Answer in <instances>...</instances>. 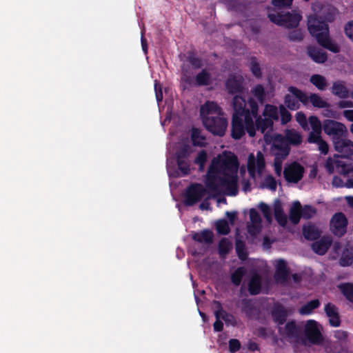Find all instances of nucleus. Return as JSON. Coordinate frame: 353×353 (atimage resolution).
<instances>
[{"mask_svg":"<svg viewBox=\"0 0 353 353\" xmlns=\"http://www.w3.org/2000/svg\"><path fill=\"white\" fill-rule=\"evenodd\" d=\"M303 332L305 339L312 344L318 345L323 340L319 324L315 320H307L303 326Z\"/></svg>","mask_w":353,"mask_h":353,"instance_id":"obj_12","label":"nucleus"},{"mask_svg":"<svg viewBox=\"0 0 353 353\" xmlns=\"http://www.w3.org/2000/svg\"><path fill=\"white\" fill-rule=\"evenodd\" d=\"M219 309L217 311L221 312V318L225 322L226 324H230L232 325H235L236 323V321L234 315L228 313L225 310H223L221 305L219 302H216Z\"/></svg>","mask_w":353,"mask_h":353,"instance_id":"obj_49","label":"nucleus"},{"mask_svg":"<svg viewBox=\"0 0 353 353\" xmlns=\"http://www.w3.org/2000/svg\"><path fill=\"white\" fill-rule=\"evenodd\" d=\"M241 310L248 319L253 318L256 313V308L251 299H242L241 301Z\"/></svg>","mask_w":353,"mask_h":353,"instance_id":"obj_31","label":"nucleus"},{"mask_svg":"<svg viewBox=\"0 0 353 353\" xmlns=\"http://www.w3.org/2000/svg\"><path fill=\"white\" fill-rule=\"evenodd\" d=\"M338 10L334 6L328 7L327 8L323 10V15H322V21H324L325 23H332L333 22L337 14Z\"/></svg>","mask_w":353,"mask_h":353,"instance_id":"obj_42","label":"nucleus"},{"mask_svg":"<svg viewBox=\"0 0 353 353\" xmlns=\"http://www.w3.org/2000/svg\"><path fill=\"white\" fill-rule=\"evenodd\" d=\"M205 128L214 135L223 137L228 126V121L222 114L205 117L202 119Z\"/></svg>","mask_w":353,"mask_h":353,"instance_id":"obj_7","label":"nucleus"},{"mask_svg":"<svg viewBox=\"0 0 353 353\" xmlns=\"http://www.w3.org/2000/svg\"><path fill=\"white\" fill-rule=\"evenodd\" d=\"M352 263L353 252L348 249H345L339 259V264L343 267H347L352 265Z\"/></svg>","mask_w":353,"mask_h":353,"instance_id":"obj_45","label":"nucleus"},{"mask_svg":"<svg viewBox=\"0 0 353 353\" xmlns=\"http://www.w3.org/2000/svg\"><path fill=\"white\" fill-rule=\"evenodd\" d=\"M190 153V148L188 145L184 144L176 152V159H188Z\"/></svg>","mask_w":353,"mask_h":353,"instance_id":"obj_55","label":"nucleus"},{"mask_svg":"<svg viewBox=\"0 0 353 353\" xmlns=\"http://www.w3.org/2000/svg\"><path fill=\"white\" fill-rule=\"evenodd\" d=\"M316 213V208L312 205H305L303 207L301 206V216L304 219H311Z\"/></svg>","mask_w":353,"mask_h":353,"instance_id":"obj_53","label":"nucleus"},{"mask_svg":"<svg viewBox=\"0 0 353 353\" xmlns=\"http://www.w3.org/2000/svg\"><path fill=\"white\" fill-rule=\"evenodd\" d=\"M263 114L265 118L270 119L272 120H276L279 119L278 110L276 106L272 105H266L264 108Z\"/></svg>","mask_w":353,"mask_h":353,"instance_id":"obj_48","label":"nucleus"},{"mask_svg":"<svg viewBox=\"0 0 353 353\" xmlns=\"http://www.w3.org/2000/svg\"><path fill=\"white\" fill-rule=\"evenodd\" d=\"M331 92L341 99H346L349 97V90L342 81H334L331 88Z\"/></svg>","mask_w":353,"mask_h":353,"instance_id":"obj_27","label":"nucleus"},{"mask_svg":"<svg viewBox=\"0 0 353 353\" xmlns=\"http://www.w3.org/2000/svg\"><path fill=\"white\" fill-rule=\"evenodd\" d=\"M283 134L276 133L270 137V152L274 157H280L285 159L290 152V147L288 145Z\"/></svg>","mask_w":353,"mask_h":353,"instance_id":"obj_9","label":"nucleus"},{"mask_svg":"<svg viewBox=\"0 0 353 353\" xmlns=\"http://www.w3.org/2000/svg\"><path fill=\"white\" fill-rule=\"evenodd\" d=\"M307 29L321 46L334 53L340 52V47L330 39L329 25L322 21L321 17L310 16L307 19Z\"/></svg>","mask_w":353,"mask_h":353,"instance_id":"obj_2","label":"nucleus"},{"mask_svg":"<svg viewBox=\"0 0 353 353\" xmlns=\"http://www.w3.org/2000/svg\"><path fill=\"white\" fill-rule=\"evenodd\" d=\"M191 139L194 146L203 147L205 145V138L201 135V131L198 128H193L192 129Z\"/></svg>","mask_w":353,"mask_h":353,"instance_id":"obj_37","label":"nucleus"},{"mask_svg":"<svg viewBox=\"0 0 353 353\" xmlns=\"http://www.w3.org/2000/svg\"><path fill=\"white\" fill-rule=\"evenodd\" d=\"M294 96L291 94H285L284 97V103L291 110H296L300 108L299 100L294 99Z\"/></svg>","mask_w":353,"mask_h":353,"instance_id":"obj_47","label":"nucleus"},{"mask_svg":"<svg viewBox=\"0 0 353 353\" xmlns=\"http://www.w3.org/2000/svg\"><path fill=\"white\" fill-rule=\"evenodd\" d=\"M232 248V243L227 238H222L218 245V251L220 256L225 257Z\"/></svg>","mask_w":353,"mask_h":353,"instance_id":"obj_36","label":"nucleus"},{"mask_svg":"<svg viewBox=\"0 0 353 353\" xmlns=\"http://www.w3.org/2000/svg\"><path fill=\"white\" fill-rule=\"evenodd\" d=\"M186 61L194 69H199L203 66V61L200 57L196 56L194 51H188L186 54Z\"/></svg>","mask_w":353,"mask_h":353,"instance_id":"obj_35","label":"nucleus"},{"mask_svg":"<svg viewBox=\"0 0 353 353\" xmlns=\"http://www.w3.org/2000/svg\"><path fill=\"white\" fill-rule=\"evenodd\" d=\"M243 117L232 116V128H231V137L235 140L240 139L244 134L246 130L245 123L242 120Z\"/></svg>","mask_w":353,"mask_h":353,"instance_id":"obj_19","label":"nucleus"},{"mask_svg":"<svg viewBox=\"0 0 353 353\" xmlns=\"http://www.w3.org/2000/svg\"><path fill=\"white\" fill-rule=\"evenodd\" d=\"M283 137L290 147L299 145L303 141L301 134L294 129L285 130Z\"/></svg>","mask_w":353,"mask_h":353,"instance_id":"obj_26","label":"nucleus"},{"mask_svg":"<svg viewBox=\"0 0 353 353\" xmlns=\"http://www.w3.org/2000/svg\"><path fill=\"white\" fill-rule=\"evenodd\" d=\"M213 232L210 230H203L199 232H194L192 235V239L199 243H205L210 244L213 241Z\"/></svg>","mask_w":353,"mask_h":353,"instance_id":"obj_28","label":"nucleus"},{"mask_svg":"<svg viewBox=\"0 0 353 353\" xmlns=\"http://www.w3.org/2000/svg\"><path fill=\"white\" fill-rule=\"evenodd\" d=\"M268 17L271 22L287 28H296L302 19L301 14L295 11L286 12L283 14L269 12Z\"/></svg>","mask_w":353,"mask_h":353,"instance_id":"obj_4","label":"nucleus"},{"mask_svg":"<svg viewBox=\"0 0 353 353\" xmlns=\"http://www.w3.org/2000/svg\"><path fill=\"white\" fill-rule=\"evenodd\" d=\"M256 122L254 123L255 131H260L262 134L265 133L268 130H272L273 126V121L270 119L262 118L261 116L256 117Z\"/></svg>","mask_w":353,"mask_h":353,"instance_id":"obj_30","label":"nucleus"},{"mask_svg":"<svg viewBox=\"0 0 353 353\" xmlns=\"http://www.w3.org/2000/svg\"><path fill=\"white\" fill-rule=\"evenodd\" d=\"M335 151L339 153L341 159H345L347 162H352L353 156V142L347 137L340 138L332 143Z\"/></svg>","mask_w":353,"mask_h":353,"instance_id":"obj_13","label":"nucleus"},{"mask_svg":"<svg viewBox=\"0 0 353 353\" xmlns=\"http://www.w3.org/2000/svg\"><path fill=\"white\" fill-rule=\"evenodd\" d=\"M310 81L320 90H325L327 85L326 79L323 76L317 74L312 75Z\"/></svg>","mask_w":353,"mask_h":353,"instance_id":"obj_38","label":"nucleus"},{"mask_svg":"<svg viewBox=\"0 0 353 353\" xmlns=\"http://www.w3.org/2000/svg\"><path fill=\"white\" fill-rule=\"evenodd\" d=\"M307 54L314 62L318 63H323L327 59L326 52L316 47H309Z\"/></svg>","mask_w":353,"mask_h":353,"instance_id":"obj_29","label":"nucleus"},{"mask_svg":"<svg viewBox=\"0 0 353 353\" xmlns=\"http://www.w3.org/2000/svg\"><path fill=\"white\" fill-rule=\"evenodd\" d=\"M274 214L277 223L281 227H285L288 223V218L283 212V205L279 199H276L274 203Z\"/></svg>","mask_w":353,"mask_h":353,"instance_id":"obj_25","label":"nucleus"},{"mask_svg":"<svg viewBox=\"0 0 353 353\" xmlns=\"http://www.w3.org/2000/svg\"><path fill=\"white\" fill-rule=\"evenodd\" d=\"M246 274V270L244 267L236 268L231 274V281L235 286H239L242 279Z\"/></svg>","mask_w":353,"mask_h":353,"instance_id":"obj_39","label":"nucleus"},{"mask_svg":"<svg viewBox=\"0 0 353 353\" xmlns=\"http://www.w3.org/2000/svg\"><path fill=\"white\" fill-rule=\"evenodd\" d=\"M304 168L298 162L294 161L286 166L283 170V176L288 182L298 183L303 178Z\"/></svg>","mask_w":353,"mask_h":353,"instance_id":"obj_15","label":"nucleus"},{"mask_svg":"<svg viewBox=\"0 0 353 353\" xmlns=\"http://www.w3.org/2000/svg\"><path fill=\"white\" fill-rule=\"evenodd\" d=\"M310 125L312 128V131H315L317 133H321L323 130V124L316 116H310L308 119Z\"/></svg>","mask_w":353,"mask_h":353,"instance_id":"obj_54","label":"nucleus"},{"mask_svg":"<svg viewBox=\"0 0 353 353\" xmlns=\"http://www.w3.org/2000/svg\"><path fill=\"white\" fill-rule=\"evenodd\" d=\"M222 114V110L214 101H206L200 108V115L202 119L205 117Z\"/></svg>","mask_w":353,"mask_h":353,"instance_id":"obj_22","label":"nucleus"},{"mask_svg":"<svg viewBox=\"0 0 353 353\" xmlns=\"http://www.w3.org/2000/svg\"><path fill=\"white\" fill-rule=\"evenodd\" d=\"M259 208L261 211L265 220L268 222L271 223L272 221V218L271 209H270V206L268 204H266L265 203L261 202L259 205Z\"/></svg>","mask_w":353,"mask_h":353,"instance_id":"obj_57","label":"nucleus"},{"mask_svg":"<svg viewBox=\"0 0 353 353\" xmlns=\"http://www.w3.org/2000/svg\"><path fill=\"white\" fill-rule=\"evenodd\" d=\"M320 305L321 303L319 299H313L301 306L299 308V312L302 315H308L310 314L314 310L318 308Z\"/></svg>","mask_w":353,"mask_h":353,"instance_id":"obj_34","label":"nucleus"},{"mask_svg":"<svg viewBox=\"0 0 353 353\" xmlns=\"http://www.w3.org/2000/svg\"><path fill=\"white\" fill-rule=\"evenodd\" d=\"M288 38L291 41H301L303 39V34L301 30H294L290 31Z\"/></svg>","mask_w":353,"mask_h":353,"instance_id":"obj_60","label":"nucleus"},{"mask_svg":"<svg viewBox=\"0 0 353 353\" xmlns=\"http://www.w3.org/2000/svg\"><path fill=\"white\" fill-rule=\"evenodd\" d=\"M323 130L326 134L330 137L332 143L348 135L346 126L335 120L325 119L323 123Z\"/></svg>","mask_w":353,"mask_h":353,"instance_id":"obj_8","label":"nucleus"},{"mask_svg":"<svg viewBox=\"0 0 353 353\" xmlns=\"http://www.w3.org/2000/svg\"><path fill=\"white\" fill-rule=\"evenodd\" d=\"M232 103L234 110L232 116L243 117L247 132L250 137H254L255 136L254 121L250 110L246 108L245 99L241 96L236 95L233 97Z\"/></svg>","mask_w":353,"mask_h":353,"instance_id":"obj_3","label":"nucleus"},{"mask_svg":"<svg viewBox=\"0 0 353 353\" xmlns=\"http://www.w3.org/2000/svg\"><path fill=\"white\" fill-rule=\"evenodd\" d=\"M324 311L329 319L330 326L336 327L340 326L341 320L338 307L332 303H327L324 307Z\"/></svg>","mask_w":353,"mask_h":353,"instance_id":"obj_20","label":"nucleus"},{"mask_svg":"<svg viewBox=\"0 0 353 353\" xmlns=\"http://www.w3.org/2000/svg\"><path fill=\"white\" fill-rule=\"evenodd\" d=\"M339 289L345 299L353 303V283H345L341 284Z\"/></svg>","mask_w":353,"mask_h":353,"instance_id":"obj_43","label":"nucleus"},{"mask_svg":"<svg viewBox=\"0 0 353 353\" xmlns=\"http://www.w3.org/2000/svg\"><path fill=\"white\" fill-rule=\"evenodd\" d=\"M176 163L179 170L181 172V176H185L190 171V162L188 159H176Z\"/></svg>","mask_w":353,"mask_h":353,"instance_id":"obj_52","label":"nucleus"},{"mask_svg":"<svg viewBox=\"0 0 353 353\" xmlns=\"http://www.w3.org/2000/svg\"><path fill=\"white\" fill-rule=\"evenodd\" d=\"M293 0H272L271 3L279 9L290 8Z\"/></svg>","mask_w":353,"mask_h":353,"instance_id":"obj_59","label":"nucleus"},{"mask_svg":"<svg viewBox=\"0 0 353 353\" xmlns=\"http://www.w3.org/2000/svg\"><path fill=\"white\" fill-rule=\"evenodd\" d=\"M334 160L329 157L325 164L326 170L329 174H332L334 171V166L337 172L344 176L351 174L353 171V165L352 162H347L345 160L341 159L338 154H334Z\"/></svg>","mask_w":353,"mask_h":353,"instance_id":"obj_11","label":"nucleus"},{"mask_svg":"<svg viewBox=\"0 0 353 353\" xmlns=\"http://www.w3.org/2000/svg\"><path fill=\"white\" fill-rule=\"evenodd\" d=\"M326 351L327 353H353V348L349 345L332 344Z\"/></svg>","mask_w":353,"mask_h":353,"instance_id":"obj_41","label":"nucleus"},{"mask_svg":"<svg viewBox=\"0 0 353 353\" xmlns=\"http://www.w3.org/2000/svg\"><path fill=\"white\" fill-rule=\"evenodd\" d=\"M250 70L253 75L257 78H260L262 76L259 63L255 57H252L250 59Z\"/></svg>","mask_w":353,"mask_h":353,"instance_id":"obj_56","label":"nucleus"},{"mask_svg":"<svg viewBox=\"0 0 353 353\" xmlns=\"http://www.w3.org/2000/svg\"><path fill=\"white\" fill-rule=\"evenodd\" d=\"M347 219L343 212H337L330 220V229L335 236L341 237L347 231Z\"/></svg>","mask_w":353,"mask_h":353,"instance_id":"obj_14","label":"nucleus"},{"mask_svg":"<svg viewBox=\"0 0 353 353\" xmlns=\"http://www.w3.org/2000/svg\"><path fill=\"white\" fill-rule=\"evenodd\" d=\"M263 187L270 189L272 191L276 190V181L274 176L268 175L264 179Z\"/></svg>","mask_w":353,"mask_h":353,"instance_id":"obj_58","label":"nucleus"},{"mask_svg":"<svg viewBox=\"0 0 353 353\" xmlns=\"http://www.w3.org/2000/svg\"><path fill=\"white\" fill-rule=\"evenodd\" d=\"M239 163L234 154L214 159L209 168V173L222 174L218 177L219 185L225 189V194L236 196L238 193L237 172Z\"/></svg>","mask_w":353,"mask_h":353,"instance_id":"obj_1","label":"nucleus"},{"mask_svg":"<svg viewBox=\"0 0 353 353\" xmlns=\"http://www.w3.org/2000/svg\"><path fill=\"white\" fill-rule=\"evenodd\" d=\"M214 315L216 317V321L213 324L214 330L215 332H221L223 330V323L220 320L221 318V312L216 310L214 312Z\"/></svg>","mask_w":353,"mask_h":353,"instance_id":"obj_63","label":"nucleus"},{"mask_svg":"<svg viewBox=\"0 0 353 353\" xmlns=\"http://www.w3.org/2000/svg\"><path fill=\"white\" fill-rule=\"evenodd\" d=\"M225 88L229 94L242 92L243 90L242 79L230 76L225 81Z\"/></svg>","mask_w":353,"mask_h":353,"instance_id":"obj_23","label":"nucleus"},{"mask_svg":"<svg viewBox=\"0 0 353 353\" xmlns=\"http://www.w3.org/2000/svg\"><path fill=\"white\" fill-rule=\"evenodd\" d=\"M344 33L353 42V20L349 21L345 24Z\"/></svg>","mask_w":353,"mask_h":353,"instance_id":"obj_64","label":"nucleus"},{"mask_svg":"<svg viewBox=\"0 0 353 353\" xmlns=\"http://www.w3.org/2000/svg\"><path fill=\"white\" fill-rule=\"evenodd\" d=\"M278 332L283 339L299 342L303 334L302 323H298L295 320H290L284 325L279 326Z\"/></svg>","mask_w":353,"mask_h":353,"instance_id":"obj_5","label":"nucleus"},{"mask_svg":"<svg viewBox=\"0 0 353 353\" xmlns=\"http://www.w3.org/2000/svg\"><path fill=\"white\" fill-rule=\"evenodd\" d=\"M289 315L287 309L281 304H275L271 310V316L276 325L281 326L286 323Z\"/></svg>","mask_w":353,"mask_h":353,"instance_id":"obj_17","label":"nucleus"},{"mask_svg":"<svg viewBox=\"0 0 353 353\" xmlns=\"http://www.w3.org/2000/svg\"><path fill=\"white\" fill-rule=\"evenodd\" d=\"M216 232L221 235H227L230 231L228 223L225 219H221L216 221Z\"/></svg>","mask_w":353,"mask_h":353,"instance_id":"obj_51","label":"nucleus"},{"mask_svg":"<svg viewBox=\"0 0 353 353\" xmlns=\"http://www.w3.org/2000/svg\"><path fill=\"white\" fill-rule=\"evenodd\" d=\"M303 234L305 239L314 241L320 237L321 233L315 225H308L303 226Z\"/></svg>","mask_w":353,"mask_h":353,"instance_id":"obj_33","label":"nucleus"},{"mask_svg":"<svg viewBox=\"0 0 353 353\" xmlns=\"http://www.w3.org/2000/svg\"><path fill=\"white\" fill-rule=\"evenodd\" d=\"M333 336L337 340V342L333 344L348 345L349 333L347 331L342 330H334Z\"/></svg>","mask_w":353,"mask_h":353,"instance_id":"obj_40","label":"nucleus"},{"mask_svg":"<svg viewBox=\"0 0 353 353\" xmlns=\"http://www.w3.org/2000/svg\"><path fill=\"white\" fill-rule=\"evenodd\" d=\"M332 243V239L329 236H323L319 241L312 243V250L319 255H324Z\"/></svg>","mask_w":353,"mask_h":353,"instance_id":"obj_21","label":"nucleus"},{"mask_svg":"<svg viewBox=\"0 0 353 353\" xmlns=\"http://www.w3.org/2000/svg\"><path fill=\"white\" fill-rule=\"evenodd\" d=\"M262 288L261 276L256 272L254 273L248 282V291L251 295L260 294Z\"/></svg>","mask_w":353,"mask_h":353,"instance_id":"obj_24","label":"nucleus"},{"mask_svg":"<svg viewBox=\"0 0 353 353\" xmlns=\"http://www.w3.org/2000/svg\"><path fill=\"white\" fill-rule=\"evenodd\" d=\"M288 90L304 105H307L310 101L314 108H326L330 107V104L318 94L311 93L308 97L305 92L294 86H290Z\"/></svg>","mask_w":353,"mask_h":353,"instance_id":"obj_6","label":"nucleus"},{"mask_svg":"<svg viewBox=\"0 0 353 353\" xmlns=\"http://www.w3.org/2000/svg\"><path fill=\"white\" fill-rule=\"evenodd\" d=\"M236 252L239 259L241 261H245L248 259V253L246 250L245 243L241 241H237L236 243Z\"/></svg>","mask_w":353,"mask_h":353,"instance_id":"obj_50","label":"nucleus"},{"mask_svg":"<svg viewBox=\"0 0 353 353\" xmlns=\"http://www.w3.org/2000/svg\"><path fill=\"white\" fill-rule=\"evenodd\" d=\"M205 194L206 190L202 184L192 183L185 190L184 203L187 206H193L199 202Z\"/></svg>","mask_w":353,"mask_h":353,"instance_id":"obj_10","label":"nucleus"},{"mask_svg":"<svg viewBox=\"0 0 353 353\" xmlns=\"http://www.w3.org/2000/svg\"><path fill=\"white\" fill-rule=\"evenodd\" d=\"M252 94L256 98L259 102L263 104L265 100V91L261 84L256 85L252 90Z\"/></svg>","mask_w":353,"mask_h":353,"instance_id":"obj_46","label":"nucleus"},{"mask_svg":"<svg viewBox=\"0 0 353 353\" xmlns=\"http://www.w3.org/2000/svg\"><path fill=\"white\" fill-rule=\"evenodd\" d=\"M207 152L205 150H201L195 158L194 163L199 165L200 168H203L207 161Z\"/></svg>","mask_w":353,"mask_h":353,"instance_id":"obj_62","label":"nucleus"},{"mask_svg":"<svg viewBox=\"0 0 353 353\" xmlns=\"http://www.w3.org/2000/svg\"><path fill=\"white\" fill-rule=\"evenodd\" d=\"M301 216V204L299 201L293 203L290 209L289 219L292 223L296 225L299 223Z\"/></svg>","mask_w":353,"mask_h":353,"instance_id":"obj_32","label":"nucleus"},{"mask_svg":"<svg viewBox=\"0 0 353 353\" xmlns=\"http://www.w3.org/2000/svg\"><path fill=\"white\" fill-rule=\"evenodd\" d=\"M248 103L249 105V107L250 108V113L252 119L253 117L256 118L258 117V110H259V105L257 102L252 98H250L248 101Z\"/></svg>","mask_w":353,"mask_h":353,"instance_id":"obj_61","label":"nucleus"},{"mask_svg":"<svg viewBox=\"0 0 353 353\" xmlns=\"http://www.w3.org/2000/svg\"><path fill=\"white\" fill-rule=\"evenodd\" d=\"M290 271L284 259L277 260L274 278L277 283H284L289 279Z\"/></svg>","mask_w":353,"mask_h":353,"instance_id":"obj_18","label":"nucleus"},{"mask_svg":"<svg viewBox=\"0 0 353 353\" xmlns=\"http://www.w3.org/2000/svg\"><path fill=\"white\" fill-rule=\"evenodd\" d=\"M211 75L205 70H202L199 72L195 78L198 85H208L210 83Z\"/></svg>","mask_w":353,"mask_h":353,"instance_id":"obj_44","label":"nucleus"},{"mask_svg":"<svg viewBox=\"0 0 353 353\" xmlns=\"http://www.w3.org/2000/svg\"><path fill=\"white\" fill-rule=\"evenodd\" d=\"M265 166V158L261 151L257 152L256 158L252 153L248 156V171L250 176H254L256 170H257L259 174H261L264 170Z\"/></svg>","mask_w":353,"mask_h":353,"instance_id":"obj_16","label":"nucleus"}]
</instances>
